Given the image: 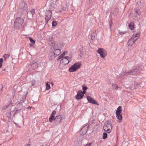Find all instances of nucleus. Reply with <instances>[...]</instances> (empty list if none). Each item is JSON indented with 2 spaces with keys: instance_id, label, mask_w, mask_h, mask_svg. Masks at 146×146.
<instances>
[{
  "instance_id": "nucleus-1",
  "label": "nucleus",
  "mask_w": 146,
  "mask_h": 146,
  "mask_svg": "<svg viewBox=\"0 0 146 146\" xmlns=\"http://www.w3.org/2000/svg\"><path fill=\"white\" fill-rule=\"evenodd\" d=\"M139 72V69L137 68H136L131 70L122 71L119 74V77L120 78L122 79V78L125 76L128 75L129 74L134 75L138 73Z\"/></svg>"
},
{
  "instance_id": "nucleus-2",
  "label": "nucleus",
  "mask_w": 146,
  "mask_h": 146,
  "mask_svg": "<svg viewBox=\"0 0 146 146\" xmlns=\"http://www.w3.org/2000/svg\"><path fill=\"white\" fill-rule=\"evenodd\" d=\"M56 113V111L55 110L51 114V116L49 118V121L50 122L52 123V120H54L57 123H60L61 121L62 117L61 115H57L55 118L54 116L55 115Z\"/></svg>"
},
{
  "instance_id": "nucleus-3",
  "label": "nucleus",
  "mask_w": 146,
  "mask_h": 146,
  "mask_svg": "<svg viewBox=\"0 0 146 146\" xmlns=\"http://www.w3.org/2000/svg\"><path fill=\"white\" fill-rule=\"evenodd\" d=\"M82 63L80 62H77L72 65L69 69V71L70 72L76 71L81 67Z\"/></svg>"
},
{
  "instance_id": "nucleus-4",
  "label": "nucleus",
  "mask_w": 146,
  "mask_h": 146,
  "mask_svg": "<svg viewBox=\"0 0 146 146\" xmlns=\"http://www.w3.org/2000/svg\"><path fill=\"white\" fill-rule=\"evenodd\" d=\"M24 20L20 17H17L15 20L14 23V28L17 29H19L23 23Z\"/></svg>"
},
{
  "instance_id": "nucleus-5",
  "label": "nucleus",
  "mask_w": 146,
  "mask_h": 146,
  "mask_svg": "<svg viewBox=\"0 0 146 146\" xmlns=\"http://www.w3.org/2000/svg\"><path fill=\"white\" fill-rule=\"evenodd\" d=\"M112 125L111 123L108 121H106L103 126V129L108 133H110L111 131Z\"/></svg>"
},
{
  "instance_id": "nucleus-6",
  "label": "nucleus",
  "mask_w": 146,
  "mask_h": 146,
  "mask_svg": "<svg viewBox=\"0 0 146 146\" xmlns=\"http://www.w3.org/2000/svg\"><path fill=\"white\" fill-rule=\"evenodd\" d=\"M62 58V59L60 60V62L64 64H68L72 59V57H69L68 56H66L65 57Z\"/></svg>"
},
{
  "instance_id": "nucleus-7",
  "label": "nucleus",
  "mask_w": 146,
  "mask_h": 146,
  "mask_svg": "<svg viewBox=\"0 0 146 146\" xmlns=\"http://www.w3.org/2000/svg\"><path fill=\"white\" fill-rule=\"evenodd\" d=\"M52 15L51 12L49 10L46 11V15L45 16V19H46V22L47 23L49 20H50L51 18Z\"/></svg>"
},
{
  "instance_id": "nucleus-8",
  "label": "nucleus",
  "mask_w": 146,
  "mask_h": 146,
  "mask_svg": "<svg viewBox=\"0 0 146 146\" xmlns=\"http://www.w3.org/2000/svg\"><path fill=\"white\" fill-rule=\"evenodd\" d=\"M137 38L134 39L133 37H131V38L129 39L127 42V44L128 46H131L136 41Z\"/></svg>"
},
{
  "instance_id": "nucleus-9",
  "label": "nucleus",
  "mask_w": 146,
  "mask_h": 146,
  "mask_svg": "<svg viewBox=\"0 0 146 146\" xmlns=\"http://www.w3.org/2000/svg\"><path fill=\"white\" fill-rule=\"evenodd\" d=\"M87 99L88 101L90 103L98 105L97 102L90 96H87Z\"/></svg>"
},
{
  "instance_id": "nucleus-10",
  "label": "nucleus",
  "mask_w": 146,
  "mask_h": 146,
  "mask_svg": "<svg viewBox=\"0 0 146 146\" xmlns=\"http://www.w3.org/2000/svg\"><path fill=\"white\" fill-rule=\"evenodd\" d=\"M107 54V51L105 49L101 48V58L104 59Z\"/></svg>"
},
{
  "instance_id": "nucleus-11",
  "label": "nucleus",
  "mask_w": 146,
  "mask_h": 146,
  "mask_svg": "<svg viewBox=\"0 0 146 146\" xmlns=\"http://www.w3.org/2000/svg\"><path fill=\"white\" fill-rule=\"evenodd\" d=\"M83 96V94L82 92V91L80 90H79L78 92V93L76 96V98L77 100H79L82 98Z\"/></svg>"
},
{
  "instance_id": "nucleus-12",
  "label": "nucleus",
  "mask_w": 146,
  "mask_h": 146,
  "mask_svg": "<svg viewBox=\"0 0 146 146\" xmlns=\"http://www.w3.org/2000/svg\"><path fill=\"white\" fill-rule=\"evenodd\" d=\"M140 10L138 9H136L135 11V15L133 16V18L134 19H136L138 15H140Z\"/></svg>"
},
{
  "instance_id": "nucleus-13",
  "label": "nucleus",
  "mask_w": 146,
  "mask_h": 146,
  "mask_svg": "<svg viewBox=\"0 0 146 146\" xmlns=\"http://www.w3.org/2000/svg\"><path fill=\"white\" fill-rule=\"evenodd\" d=\"M61 50L60 49H56L54 50V56H56L58 55L60 53Z\"/></svg>"
},
{
  "instance_id": "nucleus-14",
  "label": "nucleus",
  "mask_w": 146,
  "mask_h": 146,
  "mask_svg": "<svg viewBox=\"0 0 146 146\" xmlns=\"http://www.w3.org/2000/svg\"><path fill=\"white\" fill-rule=\"evenodd\" d=\"M38 66V64L36 62L33 63L32 64V67L33 69H36Z\"/></svg>"
},
{
  "instance_id": "nucleus-15",
  "label": "nucleus",
  "mask_w": 146,
  "mask_h": 146,
  "mask_svg": "<svg viewBox=\"0 0 146 146\" xmlns=\"http://www.w3.org/2000/svg\"><path fill=\"white\" fill-rule=\"evenodd\" d=\"M140 33H136L135 35H133L132 36V37H133V38L136 39L137 40L139 38V36L140 35Z\"/></svg>"
},
{
  "instance_id": "nucleus-16",
  "label": "nucleus",
  "mask_w": 146,
  "mask_h": 146,
  "mask_svg": "<svg viewBox=\"0 0 146 146\" xmlns=\"http://www.w3.org/2000/svg\"><path fill=\"white\" fill-rule=\"evenodd\" d=\"M129 27L131 30H133L134 27V24L133 22H131L129 25Z\"/></svg>"
},
{
  "instance_id": "nucleus-17",
  "label": "nucleus",
  "mask_w": 146,
  "mask_h": 146,
  "mask_svg": "<svg viewBox=\"0 0 146 146\" xmlns=\"http://www.w3.org/2000/svg\"><path fill=\"white\" fill-rule=\"evenodd\" d=\"M85 126L82 129L81 131H82V132H83V133H82L83 135H84L87 132V129L89 128V126H88L87 127V129H85Z\"/></svg>"
},
{
  "instance_id": "nucleus-18",
  "label": "nucleus",
  "mask_w": 146,
  "mask_h": 146,
  "mask_svg": "<svg viewBox=\"0 0 146 146\" xmlns=\"http://www.w3.org/2000/svg\"><path fill=\"white\" fill-rule=\"evenodd\" d=\"M68 52L67 51H65L63 53V54L61 55L60 56H59V58H62L63 57H65L66 56H65L67 54Z\"/></svg>"
},
{
  "instance_id": "nucleus-19",
  "label": "nucleus",
  "mask_w": 146,
  "mask_h": 146,
  "mask_svg": "<svg viewBox=\"0 0 146 146\" xmlns=\"http://www.w3.org/2000/svg\"><path fill=\"white\" fill-rule=\"evenodd\" d=\"M121 106H119L117 109L115 113H121Z\"/></svg>"
},
{
  "instance_id": "nucleus-20",
  "label": "nucleus",
  "mask_w": 146,
  "mask_h": 146,
  "mask_svg": "<svg viewBox=\"0 0 146 146\" xmlns=\"http://www.w3.org/2000/svg\"><path fill=\"white\" fill-rule=\"evenodd\" d=\"M116 117L119 120H121L122 119V117L120 113H116Z\"/></svg>"
},
{
  "instance_id": "nucleus-21",
  "label": "nucleus",
  "mask_w": 146,
  "mask_h": 146,
  "mask_svg": "<svg viewBox=\"0 0 146 146\" xmlns=\"http://www.w3.org/2000/svg\"><path fill=\"white\" fill-rule=\"evenodd\" d=\"M29 40L31 42L33 43V44H30V46H33V44H34L35 43V41L34 40H33L32 39V38L31 37H30L29 38Z\"/></svg>"
},
{
  "instance_id": "nucleus-22",
  "label": "nucleus",
  "mask_w": 146,
  "mask_h": 146,
  "mask_svg": "<svg viewBox=\"0 0 146 146\" xmlns=\"http://www.w3.org/2000/svg\"><path fill=\"white\" fill-rule=\"evenodd\" d=\"M49 44L50 45L52 46H54L55 44V42L53 40H51L49 42Z\"/></svg>"
},
{
  "instance_id": "nucleus-23",
  "label": "nucleus",
  "mask_w": 146,
  "mask_h": 146,
  "mask_svg": "<svg viewBox=\"0 0 146 146\" xmlns=\"http://www.w3.org/2000/svg\"><path fill=\"white\" fill-rule=\"evenodd\" d=\"M118 32L121 35L125 34L126 33V32L125 31H123L120 30H118Z\"/></svg>"
},
{
  "instance_id": "nucleus-24",
  "label": "nucleus",
  "mask_w": 146,
  "mask_h": 146,
  "mask_svg": "<svg viewBox=\"0 0 146 146\" xmlns=\"http://www.w3.org/2000/svg\"><path fill=\"white\" fill-rule=\"evenodd\" d=\"M46 90H48L50 88V84L48 83V82L46 83Z\"/></svg>"
},
{
  "instance_id": "nucleus-25",
  "label": "nucleus",
  "mask_w": 146,
  "mask_h": 146,
  "mask_svg": "<svg viewBox=\"0 0 146 146\" xmlns=\"http://www.w3.org/2000/svg\"><path fill=\"white\" fill-rule=\"evenodd\" d=\"M57 25V22L56 21H53L52 22V27H55Z\"/></svg>"
},
{
  "instance_id": "nucleus-26",
  "label": "nucleus",
  "mask_w": 146,
  "mask_h": 146,
  "mask_svg": "<svg viewBox=\"0 0 146 146\" xmlns=\"http://www.w3.org/2000/svg\"><path fill=\"white\" fill-rule=\"evenodd\" d=\"M10 56V55L9 54H5L3 56V57L4 58V60H6V59L8 58Z\"/></svg>"
},
{
  "instance_id": "nucleus-27",
  "label": "nucleus",
  "mask_w": 146,
  "mask_h": 146,
  "mask_svg": "<svg viewBox=\"0 0 146 146\" xmlns=\"http://www.w3.org/2000/svg\"><path fill=\"white\" fill-rule=\"evenodd\" d=\"M113 88L115 90L118 89L119 88L118 86L116 84H113L112 85Z\"/></svg>"
},
{
  "instance_id": "nucleus-28",
  "label": "nucleus",
  "mask_w": 146,
  "mask_h": 146,
  "mask_svg": "<svg viewBox=\"0 0 146 146\" xmlns=\"http://www.w3.org/2000/svg\"><path fill=\"white\" fill-rule=\"evenodd\" d=\"M107 137V134L105 132L103 133V138L104 139H105Z\"/></svg>"
},
{
  "instance_id": "nucleus-29",
  "label": "nucleus",
  "mask_w": 146,
  "mask_h": 146,
  "mask_svg": "<svg viewBox=\"0 0 146 146\" xmlns=\"http://www.w3.org/2000/svg\"><path fill=\"white\" fill-rule=\"evenodd\" d=\"M3 62V59L2 58H0V68L2 67V64Z\"/></svg>"
},
{
  "instance_id": "nucleus-30",
  "label": "nucleus",
  "mask_w": 146,
  "mask_h": 146,
  "mask_svg": "<svg viewBox=\"0 0 146 146\" xmlns=\"http://www.w3.org/2000/svg\"><path fill=\"white\" fill-rule=\"evenodd\" d=\"M109 23L110 25V27H109L110 28V29H111V26L112 25V22L111 20H110V21L109 22Z\"/></svg>"
},
{
  "instance_id": "nucleus-31",
  "label": "nucleus",
  "mask_w": 146,
  "mask_h": 146,
  "mask_svg": "<svg viewBox=\"0 0 146 146\" xmlns=\"http://www.w3.org/2000/svg\"><path fill=\"white\" fill-rule=\"evenodd\" d=\"M31 12L32 15H33L35 14V10L34 9H32L31 10Z\"/></svg>"
},
{
  "instance_id": "nucleus-32",
  "label": "nucleus",
  "mask_w": 146,
  "mask_h": 146,
  "mask_svg": "<svg viewBox=\"0 0 146 146\" xmlns=\"http://www.w3.org/2000/svg\"><path fill=\"white\" fill-rule=\"evenodd\" d=\"M82 89L83 91H85L88 88L85 86H82Z\"/></svg>"
},
{
  "instance_id": "nucleus-33",
  "label": "nucleus",
  "mask_w": 146,
  "mask_h": 146,
  "mask_svg": "<svg viewBox=\"0 0 146 146\" xmlns=\"http://www.w3.org/2000/svg\"><path fill=\"white\" fill-rule=\"evenodd\" d=\"M9 106V105H7L6 106H5L3 107V110H5L6 108H7Z\"/></svg>"
},
{
  "instance_id": "nucleus-34",
  "label": "nucleus",
  "mask_w": 146,
  "mask_h": 146,
  "mask_svg": "<svg viewBox=\"0 0 146 146\" xmlns=\"http://www.w3.org/2000/svg\"><path fill=\"white\" fill-rule=\"evenodd\" d=\"M92 144V143H90L86 144L85 146H90Z\"/></svg>"
},
{
  "instance_id": "nucleus-35",
  "label": "nucleus",
  "mask_w": 146,
  "mask_h": 146,
  "mask_svg": "<svg viewBox=\"0 0 146 146\" xmlns=\"http://www.w3.org/2000/svg\"><path fill=\"white\" fill-rule=\"evenodd\" d=\"M141 84V83H137L136 84V86H137L138 88H139L140 87L139 86L140 85V84ZM140 87H141V86H140Z\"/></svg>"
},
{
  "instance_id": "nucleus-36",
  "label": "nucleus",
  "mask_w": 146,
  "mask_h": 146,
  "mask_svg": "<svg viewBox=\"0 0 146 146\" xmlns=\"http://www.w3.org/2000/svg\"><path fill=\"white\" fill-rule=\"evenodd\" d=\"M97 52L99 54H100V48L98 49Z\"/></svg>"
},
{
  "instance_id": "nucleus-37",
  "label": "nucleus",
  "mask_w": 146,
  "mask_h": 146,
  "mask_svg": "<svg viewBox=\"0 0 146 146\" xmlns=\"http://www.w3.org/2000/svg\"><path fill=\"white\" fill-rule=\"evenodd\" d=\"M31 144L29 143H27L25 145V146H30Z\"/></svg>"
},
{
  "instance_id": "nucleus-38",
  "label": "nucleus",
  "mask_w": 146,
  "mask_h": 146,
  "mask_svg": "<svg viewBox=\"0 0 146 146\" xmlns=\"http://www.w3.org/2000/svg\"><path fill=\"white\" fill-rule=\"evenodd\" d=\"M32 108V107L30 106H29L28 108H27V109H31Z\"/></svg>"
},
{
  "instance_id": "nucleus-39",
  "label": "nucleus",
  "mask_w": 146,
  "mask_h": 146,
  "mask_svg": "<svg viewBox=\"0 0 146 146\" xmlns=\"http://www.w3.org/2000/svg\"><path fill=\"white\" fill-rule=\"evenodd\" d=\"M82 92L83 94L84 95V94L86 93V92L85 91H83Z\"/></svg>"
},
{
  "instance_id": "nucleus-40",
  "label": "nucleus",
  "mask_w": 146,
  "mask_h": 146,
  "mask_svg": "<svg viewBox=\"0 0 146 146\" xmlns=\"http://www.w3.org/2000/svg\"><path fill=\"white\" fill-rule=\"evenodd\" d=\"M61 58H59V57H58V59H57V60H58L59 59H61Z\"/></svg>"
},
{
  "instance_id": "nucleus-41",
  "label": "nucleus",
  "mask_w": 146,
  "mask_h": 146,
  "mask_svg": "<svg viewBox=\"0 0 146 146\" xmlns=\"http://www.w3.org/2000/svg\"><path fill=\"white\" fill-rule=\"evenodd\" d=\"M50 84L52 86L53 85V83L52 82H51Z\"/></svg>"
},
{
  "instance_id": "nucleus-42",
  "label": "nucleus",
  "mask_w": 146,
  "mask_h": 146,
  "mask_svg": "<svg viewBox=\"0 0 146 146\" xmlns=\"http://www.w3.org/2000/svg\"><path fill=\"white\" fill-rule=\"evenodd\" d=\"M94 37H92L91 38V39H92V40H93V39H94Z\"/></svg>"
},
{
  "instance_id": "nucleus-43",
  "label": "nucleus",
  "mask_w": 146,
  "mask_h": 146,
  "mask_svg": "<svg viewBox=\"0 0 146 146\" xmlns=\"http://www.w3.org/2000/svg\"><path fill=\"white\" fill-rule=\"evenodd\" d=\"M32 86H33L34 85V83H32Z\"/></svg>"
},
{
  "instance_id": "nucleus-44",
  "label": "nucleus",
  "mask_w": 146,
  "mask_h": 146,
  "mask_svg": "<svg viewBox=\"0 0 146 146\" xmlns=\"http://www.w3.org/2000/svg\"><path fill=\"white\" fill-rule=\"evenodd\" d=\"M1 145V144H0V145Z\"/></svg>"
}]
</instances>
